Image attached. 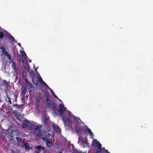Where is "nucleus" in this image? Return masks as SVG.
Listing matches in <instances>:
<instances>
[{"mask_svg": "<svg viewBox=\"0 0 153 153\" xmlns=\"http://www.w3.org/2000/svg\"><path fill=\"white\" fill-rule=\"evenodd\" d=\"M59 110H58V112L59 115L62 116L66 127L67 129H69L70 124L72 123V120L70 119V118L74 117V116L68 110L67 111L68 113L67 116L66 115V113H65L64 114V112L66 110L67 108L66 107H64L63 103L59 104Z\"/></svg>", "mask_w": 153, "mask_h": 153, "instance_id": "1", "label": "nucleus"}, {"mask_svg": "<svg viewBox=\"0 0 153 153\" xmlns=\"http://www.w3.org/2000/svg\"><path fill=\"white\" fill-rule=\"evenodd\" d=\"M57 106V105L55 102H51V111H52L53 114H55V116L56 115L57 112L58 111V110L56 108Z\"/></svg>", "mask_w": 153, "mask_h": 153, "instance_id": "2", "label": "nucleus"}, {"mask_svg": "<svg viewBox=\"0 0 153 153\" xmlns=\"http://www.w3.org/2000/svg\"><path fill=\"white\" fill-rule=\"evenodd\" d=\"M49 94V92L46 94V107L48 108H51V102L50 99V98Z\"/></svg>", "mask_w": 153, "mask_h": 153, "instance_id": "3", "label": "nucleus"}, {"mask_svg": "<svg viewBox=\"0 0 153 153\" xmlns=\"http://www.w3.org/2000/svg\"><path fill=\"white\" fill-rule=\"evenodd\" d=\"M1 49H2L1 52L4 55L6 56L10 60H11V57L10 55L8 53L7 51L6 50L5 48L3 46H2L1 48L0 46V50Z\"/></svg>", "mask_w": 153, "mask_h": 153, "instance_id": "4", "label": "nucleus"}, {"mask_svg": "<svg viewBox=\"0 0 153 153\" xmlns=\"http://www.w3.org/2000/svg\"><path fill=\"white\" fill-rule=\"evenodd\" d=\"M43 120L45 126L48 127V124L49 121V117L46 114H44V115Z\"/></svg>", "mask_w": 153, "mask_h": 153, "instance_id": "5", "label": "nucleus"}, {"mask_svg": "<svg viewBox=\"0 0 153 153\" xmlns=\"http://www.w3.org/2000/svg\"><path fill=\"white\" fill-rule=\"evenodd\" d=\"M27 89L25 87L23 86L22 87L21 90V94L20 95L21 97V100H22L24 99L25 95V93L27 92Z\"/></svg>", "mask_w": 153, "mask_h": 153, "instance_id": "6", "label": "nucleus"}, {"mask_svg": "<svg viewBox=\"0 0 153 153\" xmlns=\"http://www.w3.org/2000/svg\"><path fill=\"white\" fill-rule=\"evenodd\" d=\"M25 82L27 85L28 86V90L29 92L30 93V92H32V91L31 89H33V86L31 82L29 81L28 82V79H26Z\"/></svg>", "mask_w": 153, "mask_h": 153, "instance_id": "7", "label": "nucleus"}, {"mask_svg": "<svg viewBox=\"0 0 153 153\" xmlns=\"http://www.w3.org/2000/svg\"><path fill=\"white\" fill-rule=\"evenodd\" d=\"M11 60H10V61L9 62V63H12V68L13 69V71L14 72L16 73L17 72V68L16 67L17 64L16 62H14L13 61H11Z\"/></svg>", "mask_w": 153, "mask_h": 153, "instance_id": "8", "label": "nucleus"}, {"mask_svg": "<svg viewBox=\"0 0 153 153\" xmlns=\"http://www.w3.org/2000/svg\"><path fill=\"white\" fill-rule=\"evenodd\" d=\"M30 123L28 120H26L23 121L22 125V127L23 128H27L30 127Z\"/></svg>", "mask_w": 153, "mask_h": 153, "instance_id": "9", "label": "nucleus"}, {"mask_svg": "<svg viewBox=\"0 0 153 153\" xmlns=\"http://www.w3.org/2000/svg\"><path fill=\"white\" fill-rule=\"evenodd\" d=\"M13 130L9 128L8 130L6 129L5 130V133L4 132V133L6 135L8 134L13 137Z\"/></svg>", "mask_w": 153, "mask_h": 153, "instance_id": "10", "label": "nucleus"}, {"mask_svg": "<svg viewBox=\"0 0 153 153\" xmlns=\"http://www.w3.org/2000/svg\"><path fill=\"white\" fill-rule=\"evenodd\" d=\"M20 56L21 59L23 62L25 59V57H27V55L24 51H20Z\"/></svg>", "mask_w": 153, "mask_h": 153, "instance_id": "11", "label": "nucleus"}, {"mask_svg": "<svg viewBox=\"0 0 153 153\" xmlns=\"http://www.w3.org/2000/svg\"><path fill=\"white\" fill-rule=\"evenodd\" d=\"M75 130L77 133H80L81 131L82 128L79 125H75Z\"/></svg>", "mask_w": 153, "mask_h": 153, "instance_id": "12", "label": "nucleus"}, {"mask_svg": "<svg viewBox=\"0 0 153 153\" xmlns=\"http://www.w3.org/2000/svg\"><path fill=\"white\" fill-rule=\"evenodd\" d=\"M47 146L48 147H51L52 146V138L48 139L46 142Z\"/></svg>", "mask_w": 153, "mask_h": 153, "instance_id": "13", "label": "nucleus"}, {"mask_svg": "<svg viewBox=\"0 0 153 153\" xmlns=\"http://www.w3.org/2000/svg\"><path fill=\"white\" fill-rule=\"evenodd\" d=\"M88 142L87 138H83L82 144L84 147H85L87 146Z\"/></svg>", "mask_w": 153, "mask_h": 153, "instance_id": "14", "label": "nucleus"}, {"mask_svg": "<svg viewBox=\"0 0 153 153\" xmlns=\"http://www.w3.org/2000/svg\"><path fill=\"white\" fill-rule=\"evenodd\" d=\"M34 134L36 135V136L39 137H40L42 135L41 131L39 130H35L34 133Z\"/></svg>", "mask_w": 153, "mask_h": 153, "instance_id": "15", "label": "nucleus"}, {"mask_svg": "<svg viewBox=\"0 0 153 153\" xmlns=\"http://www.w3.org/2000/svg\"><path fill=\"white\" fill-rule=\"evenodd\" d=\"M52 127L53 129H54L56 132H58L59 131V127L56 126L55 124L52 125Z\"/></svg>", "mask_w": 153, "mask_h": 153, "instance_id": "16", "label": "nucleus"}, {"mask_svg": "<svg viewBox=\"0 0 153 153\" xmlns=\"http://www.w3.org/2000/svg\"><path fill=\"white\" fill-rule=\"evenodd\" d=\"M32 81L33 84L34 85H36L38 84L39 81L37 79L35 78H32Z\"/></svg>", "mask_w": 153, "mask_h": 153, "instance_id": "17", "label": "nucleus"}, {"mask_svg": "<svg viewBox=\"0 0 153 153\" xmlns=\"http://www.w3.org/2000/svg\"><path fill=\"white\" fill-rule=\"evenodd\" d=\"M86 131L88 132V133L91 136L93 137L94 135V134L93 132H92L90 128H88L86 129Z\"/></svg>", "mask_w": 153, "mask_h": 153, "instance_id": "18", "label": "nucleus"}, {"mask_svg": "<svg viewBox=\"0 0 153 153\" xmlns=\"http://www.w3.org/2000/svg\"><path fill=\"white\" fill-rule=\"evenodd\" d=\"M13 105L15 107H16L19 110L22 108L23 105L22 104L18 105L17 104H16Z\"/></svg>", "mask_w": 153, "mask_h": 153, "instance_id": "19", "label": "nucleus"}, {"mask_svg": "<svg viewBox=\"0 0 153 153\" xmlns=\"http://www.w3.org/2000/svg\"><path fill=\"white\" fill-rule=\"evenodd\" d=\"M24 146L26 150H29L30 147L28 143H25L24 144Z\"/></svg>", "mask_w": 153, "mask_h": 153, "instance_id": "20", "label": "nucleus"}, {"mask_svg": "<svg viewBox=\"0 0 153 153\" xmlns=\"http://www.w3.org/2000/svg\"><path fill=\"white\" fill-rule=\"evenodd\" d=\"M23 76L24 77L25 81H26V79H28L27 77V74L26 72L24 71L23 72Z\"/></svg>", "mask_w": 153, "mask_h": 153, "instance_id": "21", "label": "nucleus"}, {"mask_svg": "<svg viewBox=\"0 0 153 153\" xmlns=\"http://www.w3.org/2000/svg\"><path fill=\"white\" fill-rule=\"evenodd\" d=\"M99 142L97 141V140H93L92 141V143H93L94 146H97V145L99 143Z\"/></svg>", "mask_w": 153, "mask_h": 153, "instance_id": "22", "label": "nucleus"}, {"mask_svg": "<svg viewBox=\"0 0 153 153\" xmlns=\"http://www.w3.org/2000/svg\"><path fill=\"white\" fill-rule=\"evenodd\" d=\"M42 97V94L39 92L38 93V95L36 97V98H38V99H41Z\"/></svg>", "mask_w": 153, "mask_h": 153, "instance_id": "23", "label": "nucleus"}, {"mask_svg": "<svg viewBox=\"0 0 153 153\" xmlns=\"http://www.w3.org/2000/svg\"><path fill=\"white\" fill-rule=\"evenodd\" d=\"M40 100L38 99V98H36V106L38 105V106L39 105Z\"/></svg>", "mask_w": 153, "mask_h": 153, "instance_id": "24", "label": "nucleus"}, {"mask_svg": "<svg viewBox=\"0 0 153 153\" xmlns=\"http://www.w3.org/2000/svg\"><path fill=\"white\" fill-rule=\"evenodd\" d=\"M42 146H36V148L37 149L38 151L39 152L41 151V149Z\"/></svg>", "mask_w": 153, "mask_h": 153, "instance_id": "25", "label": "nucleus"}, {"mask_svg": "<svg viewBox=\"0 0 153 153\" xmlns=\"http://www.w3.org/2000/svg\"><path fill=\"white\" fill-rule=\"evenodd\" d=\"M6 100L7 102H9L10 104H12V102L10 99V98L8 96H7V98L6 99Z\"/></svg>", "mask_w": 153, "mask_h": 153, "instance_id": "26", "label": "nucleus"}, {"mask_svg": "<svg viewBox=\"0 0 153 153\" xmlns=\"http://www.w3.org/2000/svg\"><path fill=\"white\" fill-rule=\"evenodd\" d=\"M102 149H97L96 153H102Z\"/></svg>", "mask_w": 153, "mask_h": 153, "instance_id": "27", "label": "nucleus"}, {"mask_svg": "<svg viewBox=\"0 0 153 153\" xmlns=\"http://www.w3.org/2000/svg\"><path fill=\"white\" fill-rule=\"evenodd\" d=\"M8 38L12 41H15L14 38L11 35H10L9 37Z\"/></svg>", "mask_w": 153, "mask_h": 153, "instance_id": "28", "label": "nucleus"}, {"mask_svg": "<svg viewBox=\"0 0 153 153\" xmlns=\"http://www.w3.org/2000/svg\"><path fill=\"white\" fill-rule=\"evenodd\" d=\"M4 36V33L1 32L0 31V39H2Z\"/></svg>", "mask_w": 153, "mask_h": 153, "instance_id": "29", "label": "nucleus"}, {"mask_svg": "<svg viewBox=\"0 0 153 153\" xmlns=\"http://www.w3.org/2000/svg\"><path fill=\"white\" fill-rule=\"evenodd\" d=\"M97 146L98 147L97 149H102V145L100 143H99L97 145Z\"/></svg>", "mask_w": 153, "mask_h": 153, "instance_id": "30", "label": "nucleus"}, {"mask_svg": "<svg viewBox=\"0 0 153 153\" xmlns=\"http://www.w3.org/2000/svg\"><path fill=\"white\" fill-rule=\"evenodd\" d=\"M41 128L40 126H37L36 127L34 128L35 130H40V129Z\"/></svg>", "mask_w": 153, "mask_h": 153, "instance_id": "31", "label": "nucleus"}, {"mask_svg": "<svg viewBox=\"0 0 153 153\" xmlns=\"http://www.w3.org/2000/svg\"><path fill=\"white\" fill-rule=\"evenodd\" d=\"M40 79H41V81H42V83L43 84V85H45L47 87H48V85L47 84H46L45 83V82L42 79V78L41 77H40Z\"/></svg>", "mask_w": 153, "mask_h": 153, "instance_id": "32", "label": "nucleus"}, {"mask_svg": "<svg viewBox=\"0 0 153 153\" xmlns=\"http://www.w3.org/2000/svg\"><path fill=\"white\" fill-rule=\"evenodd\" d=\"M16 140L18 142H20L22 141V139L20 137H16Z\"/></svg>", "mask_w": 153, "mask_h": 153, "instance_id": "33", "label": "nucleus"}, {"mask_svg": "<svg viewBox=\"0 0 153 153\" xmlns=\"http://www.w3.org/2000/svg\"><path fill=\"white\" fill-rule=\"evenodd\" d=\"M42 139L44 141H46L48 139V138H47L46 137H44L42 138Z\"/></svg>", "mask_w": 153, "mask_h": 153, "instance_id": "34", "label": "nucleus"}, {"mask_svg": "<svg viewBox=\"0 0 153 153\" xmlns=\"http://www.w3.org/2000/svg\"><path fill=\"white\" fill-rule=\"evenodd\" d=\"M3 83L4 84L6 85H7V81L5 80H4L3 81Z\"/></svg>", "mask_w": 153, "mask_h": 153, "instance_id": "35", "label": "nucleus"}, {"mask_svg": "<svg viewBox=\"0 0 153 153\" xmlns=\"http://www.w3.org/2000/svg\"><path fill=\"white\" fill-rule=\"evenodd\" d=\"M48 87L49 88V89H50V90L51 91V94H54V92H53V91L50 88H49V87Z\"/></svg>", "mask_w": 153, "mask_h": 153, "instance_id": "36", "label": "nucleus"}, {"mask_svg": "<svg viewBox=\"0 0 153 153\" xmlns=\"http://www.w3.org/2000/svg\"><path fill=\"white\" fill-rule=\"evenodd\" d=\"M52 95H53L54 97H55L56 98H58V97L54 93V94H53Z\"/></svg>", "mask_w": 153, "mask_h": 153, "instance_id": "37", "label": "nucleus"}, {"mask_svg": "<svg viewBox=\"0 0 153 153\" xmlns=\"http://www.w3.org/2000/svg\"><path fill=\"white\" fill-rule=\"evenodd\" d=\"M105 152L107 153H110V152L108 151V150H106V149H104Z\"/></svg>", "mask_w": 153, "mask_h": 153, "instance_id": "38", "label": "nucleus"}, {"mask_svg": "<svg viewBox=\"0 0 153 153\" xmlns=\"http://www.w3.org/2000/svg\"><path fill=\"white\" fill-rule=\"evenodd\" d=\"M42 149L43 151H45V148L43 147L42 146V149Z\"/></svg>", "mask_w": 153, "mask_h": 153, "instance_id": "39", "label": "nucleus"}, {"mask_svg": "<svg viewBox=\"0 0 153 153\" xmlns=\"http://www.w3.org/2000/svg\"><path fill=\"white\" fill-rule=\"evenodd\" d=\"M18 45L20 47H21V45L20 43H18Z\"/></svg>", "mask_w": 153, "mask_h": 153, "instance_id": "40", "label": "nucleus"}, {"mask_svg": "<svg viewBox=\"0 0 153 153\" xmlns=\"http://www.w3.org/2000/svg\"><path fill=\"white\" fill-rule=\"evenodd\" d=\"M35 71H36V73H37V68L35 69Z\"/></svg>", "mask_w": 153, "mask_h": 153, "instance_id": "41", "label": "nucleus"}, {"mask_svg": "<svg viewBox=\"0 0 153 153\" xmlns=\"http://www.w3.org/2000/svg\"><path fill=\"white\" fill-rule=\"evenodd\" d=\"M48 134L49 135V136H51V137H52V136L51 135V134Z\"/></svg>", "mask_w": 153, "mask_h": 153, "instance_id": "42", "label": "nucleus"}, {"mask_svg": "<svg viewBox=\"0 0 153 153\" xmlns=\"http://www.w3.org/2000/svg\"><path fill=\"white\" fill-rule=\"evenodd\" d=\"M36 153H39V152H38H38H36Z\"/></svg>", "mask_w": 153, "mask_h": 153, "instance_id": "43", "label": "nucleus"}, {"mask_svg": "<svg viewBox=\"0 0 153 153\" xmlns=\"http://www.w3.org/2000/svg\"><path fill=\"white\" fill-rule=\"evenodd\" d=\"M58 153H62V152H58Z\"/></svg>", "mask_w": 153, "mask_h": 153, "instance_id": "44", "label": "nucleus"}, {"mask_svg": "<svg viewBox=\"0 0 153 153\" xmlns=\"http://www.w3.org/2000/svg\"><path fill=\"white\" fill-rule=\"evenodd\" d=\"M29 62H31V61L30 60H29Z\"/></svg>", "mask_w": 153, "mask_h": 153, "instance_id": "45", "label": "nucleus"}, {"mask_svg": "<svg viewBox=\"0 0 153 153\" xmlns=\"http://www.w3.org/2000/svg\"><path fill=\"white\" fill-rule=\"evenodd\" d=\"M1 56H2V54H1Z\"/></svg>", "mask_w": 153, "mask_h": 153, "instance_id": "46", "label": "nucleus"}, {"mask_svg": "<svg viewBox=\"0 0 153 153\" xmlns=\"http://www.w3.org/2000/svg\"><path fill=\"white\" fill-rule=\"evenodd\" d=\"M103 149H104H104H105V148H103Z\"/></svg>", "mask_w": 153, "mask_h": 153, "instance_id": "47", "label": "nucleus"}, {"mask_svg": "<svg viewBox=\"0 0 153 153\" xmlns=\"http://www.w3.org/2000/svg\"><path fill=\"white\" fill-rule=\"evenodd\" d=\"M15 100L16 101H17V100H16V99H15Z\"/></svg>", "mask_w": 153, "mask_h": 153, "instance_id": "48", "label": "nucleus"}]
</instances>
